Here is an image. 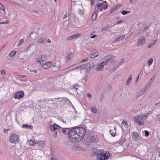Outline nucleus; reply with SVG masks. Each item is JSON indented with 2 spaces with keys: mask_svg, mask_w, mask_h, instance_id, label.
<instances>
[{
  "mask_svg": "<svg viewBox=\"0 0 160 160\" xmlns=\"http://www.w3.org/2000/svg\"><path fill=\"white\" fill-rule=\"evenodd\" d=\"M72 52H70L66 58V59L67 60H69L70 59L71 56L72 55Z\"/></svg>",
  "mask_w": 160,
  "mask_h": 160,
  "instance_id": "nucleus-33",
  "label": "nucleus"
},
{
  "mask_svg": "<svg viewBox=\"0 0 160 160\" xmlns=\"http://www.w3.org/2000/svg\"><path fill=\"white\" fill-rule=\"evenodd\" d=\"M132 78V75L131 74L129 76V78L126 82V84L128 85L130 84Z\"/></svg>",
  "mask_w": 160,
  "mask_h": 160,
  "instance_id": "nucleus-27",
  "label": "nucleus"
},
{
  "mask_svg": "<svg viewBox=\"0 0 160 160\" xmlns=\"http://www.w3.org/2000/svg\"><path fill=\"white\" fill-rule=\"evenodd\" d=\"M132 138L133 141L136 142L139 139V136L138 133L137 132H132L131 134Z\"/></svg>",
  "mask_w": 160,
  "mask_h": 160,
  "instance_id": "nucleus-10",
  "label": "nucleus"
},
{
  "mask_svg": "<svg viewBox=\"0 0 160 160\" xmlns=\"http://www.w3.org/2000/svg\"><path fill=\"white\" fill-rule=\"evenodd\" d=\"M24 40L23 39H20L18 41L17 43V46H19L21 45L23 42Z\"/></svg>",
  "mask_w": 160,
  "mask_h": 160,
  "instance_id": "nucleus-35",
  "label": "nucleus"
},
{
  "mask_svg": "<svg viewBox=\"0 0 160 160\" xmlns=\"http://www.w3.org/2000/svg\"><path fill=\"white\" fill-rule=\"evenodd\" d=\"M139 75H140V74H139V75H138V77H137V78H136V82H137V81H138V79H139Z\"/></svg>",
  "mask_w": 160,
  "mask_h": 160,
  "instance_id": "nucleus-58",
  "label": "nucleus"
},
{
  "mask_svg": "<svg viewBox=\"0 0 160 160\" xmlns=\"http://www.w3.org/2000/svg\"><path fill=\"white\" fill-rule=\"evenodd\" d=\"M37 143L38 146L40 148L43 147L44 146V142L43 141H37Z\"/></svg>",
  "mask_w": 160,
  "mask_h": 160,
  "instance_id": "nucleus-18",
  "label": "nucleus"
},
{
  "mask_svg": "<svg viewBox=\"0 0 160 160\" xmlns=\"http://www.w3.org/2000/svg\"><path fill=\"white\" fill-rule=\"evenodd\" d=\"M98 55V52H95L88 55V57L91 58H94Z\"/></svg>",
  "mask_w": 160,
  "mask_h": 160,
  "instance_id": "nucleus-16",
  "label": "nucleus"
},
{
  "mask_svg": "<svg viewBox=\"0 0 160 160\" xmlns=\"http://www.w3.org/2000/svg\"><path fill=\"white\" fill-rule=\"evenodd\" d=\"M153 61V59L152 58H151L148 61V65L149 66H150L152 64Z\"/></svg>",
  "mask_w": 160,
  "mask_h": 160,
  "instance_id": "nucleus-37",
  "label": "nucleus"
},
{
  "mask_svg": "<svg viewBox=\"0 0 160 160\" xmlns=\"http://www.w3.org/2000/svg\"><path fill=\"white\" fill-rule=\"evenodd\" d=\"M22 127L23 128H26L27 129H29L30 130H32L33 129L32 126L24 124L22 125Z\"/></svg>",
  "mask_w": 160,
  "mask_h": 160,
  "instance_id": "nucleus-17",
  "label": "nucleus"
},
{
  "mask_svg": "<svg viewBox=\"0 0 160 160\" xmlns=\"http://www.w3.org/2000/svg\"><path fill=\"white\" fill-rule=\"evenodd\" d=\"M56 132L54 134V136L55 137H56L57 136V132Z\"/></svg>",
  "mask_w": 160,
  "mask_h": 160,
  "instance_id": "nucleus-60",
  "label": "nucleus"
},
{
  "mask_svg": "<svg viewBox=\"0 0 160 160\" xmlns=\"http://www.w3.org/2000/svg\"><path fill=\"white\" fill-rule=\"evenodd\" d=\"M79 66L80 71H81L82 69H85L86 68L87 69L86 64L82 65Z\"/></svg>",
  "mask_w": 160,
  "mask_h": 160,
  "instance_id": "nucleus-28",
  "label": "nucleus"
},
{
  "mask_svg": "<svg viewBox=\"0 0 160 160\" xmlns=\"http://www.w3.org/2000/svg\"><path fill=\"white\" fill-rule=\"evenodd\" d=\"M130 12V11H126L125 10H122L121 12V13L122 15H125L129 13Z\"/></svg>",
  "mask_w": 160,
  "mask_h": 160,
  "instance_id": "nucleus-31",
  "label": "nucleus"
},
{
  "mask_svg": "<svg viewBox=\"0 0 160 160\" xmlns=\"http://www.w3.org/2000/svg\"><path fill=\"white\" fill-rule=\"evenodd\" d=\"M108 28H107V27H104L102 29V31H105Z\"/></svg>",
  "mask_w": 160,
  "mask_h": 160,
  "instance_id": "nucleus-49",
  "label": "nucleus"
},
{
  "mask_svg": "<svg viewBox=\"0 0 160 160\" xmlns=\"http://www.w3.org/2000/svg\"><path fill=\"white\" fill-rule=\"evenodd\" d=\"M117 8V6H113L112 8V9L110 11V13H112Z\"/></svg>",
  "mask_w": 160,
  "mask_h": 160,
  "instance_id": "nucleus-34",
  "label": "nucleus"
},
{
  "mask_svg": "<svg viewBox=\"0 0 160 160\" xmlns=\"http://www.w3.org/2000/svg\"><path fill=\"white\" fill-rule=\"evenodd\" d=\"M30 71L31 72H34L36 73L37 72V71L35 70L31 69H30Z\"/></svg>",
  "mask_w": 160,
  "mask_h": 160,
  "instance_id": "nucleus-51",
  "label": "nucleus"
},
{
  "mask_svg": "<svg viewBox=\"0 0 160 160\" xmlns=\"http://www.w3.org/2000/svg\"><path fill=\"white\" fill-rule=\"evenodd\" d=\"M124 62V60L123 58L121 59L118 62L116 66V68L119 67Z\"/></svg>",
  "mask_w": 160,
  "mask_h": 160,
  "instance_id": "nucleus-23",
  "label": "nucleus"
},
{
  "mask_svg": "<svg viewBox=\"0 0 160 160\" xmlns=\"http://www.w3.org/2000/svg\"><path fill=\"white\" fill-rule=\"evenodd\" d=\"M99 4H101L102 5L100 7H103V8L104 9H106L108 7V4H103L102 3H99Z\"/></svg>",
  "mask_w": 160,
  "mask_h": 160,
  "instance_id": "nucleus-32",
  "label": "nucleus"
},
{
  "mask_svg": "<svg viewBox=\"0 0 160 160\" xmlns=\"http://www.w3.org/2000/svg\"><path fill=\"white\" fill-rule=\"evenodd\" d=\"M0 9L3 11L5 10V9L4 6H3L0 3Z\"/></svg>",
  "mask_w": 160,
  "mask_h": 160,
  "instance_id": "nucleus-41",
  "label": "nucleus"
},
{
  "mask_svg": "<svg viewBox=\"0 0 160 160\" xmlns=\"http://www.w3.org/2000/svg\"><path fill=\"white\" fill-rule=\"evenodd\" d=\"M50 128L53 132H57L58 130V129L62 128L56 124L54 123L50 126Z\"/></svg>",
  "mask_w": 160,
  "mask_h": 160,
  "instance_id": "nucleus-9",
  "label": "nucleus"
},
{
  "mask_svg": "<svg viewBox=\"0 0 160 160\" xmlns=\"http://www.w3.org/2000/svg\"><path fill=\"white\" fill-rule=\"evenodd\" d=\"M125 37V35H121L120 37H119L116 38L115 40L114 41V42H116L117 41H118L120 40H121L123 39Z\"/></svg>",
  "mask_w": 160,
  "mask_h": 160,
  "instance_id": "nucleus-22",
  "label": "nucleus"
},
{
  "mask_svg": "<svg viewBox=\"0 0 160 160\" xmlns=\"http://www.w3.org/2000/svg\"><path fill=\"white\" fill-rule=\"evenodd\" d=\"M122 20H121V19H120L116 23V24H120L121 23H122Z\"/></svg>",
  "mask_w": 160,
  "mask_h": 160,
  "instance_id": "nucleus-46",
  "label": "nucleus"
},
{
  "mask_svg": "<svg viewBox=\"0 0 160 160\" xmlns=\"http://www.w3.org/2000/svg\"><path fill=\"white\" fill-rule=\"evenodd\" d=\"M88 60V58H86L84 59L81 61V62H84L87 61Z\"/></svg>",
  "mask_w": 160,
  "mask_h": 160,
  "instance_id": "nucleus-50",
  "label": "nucleus"
},
{
  "mask_svg": "<svg viewBox=\"0 0 160 160\" xmlns=\"http://www.w3.org/2000/svg\"><path fill=\"white\" fill-rule=\"evenodd\" d=\"M47 42L48 43H50L51 42V41L49 39H47L46 41V42Z\"/></svg>",
  "mask_w": 160,
  "mask_h": 160,
  "instance_id": "nucleus-53",
  "label": "nucleus"
},
{
  "mask_svg": "<svg viewBox=\"0 0 160 160\" xmlns=\"http://www.w3.org/2000/svg\"><path fill=\"white\" fill-rule=\"evenodd\" d=\"M79 69V66H78V67H76L75 68H72L71 69V71H73L75 69Z\"/></svg>",
  "mask_w": 160,
  "mask_h": 160,
  "instance_id": "nucleus-44",
  "label": "nucleus"
},
{
  "mask_svg": "<svg viewBox=\"0 0 160 160\" xmlns=\"http://www.w3.org/2000/svg\"><path fill=\"white\" fill-rule=\"evenodd\" d=\"M5 73V71L4 70H2L1 71V74L2 75H4Z\"/></svg>",
  "mask_w": 160,
  "mask_h": 160,
  "instance_id": "nucleus-55",
  "label": "nucleus"
},
{
  "mask_svg": "<svg viewBox=\"0 0 160 160\" xmlns=\"http://www.w3.org/2000/svg\"><path fill=\"white\" fill-rule=\"evenodd\" d=\"M97 37V35H94L92 36L91 37V38H95Z\"/></svg>",
  "mask_w": 160,
  "mask_h": 160,
  "instance_id": "nucleus-54",
  "label": "nucleus"
},
{
  "mask_svg": "<svg viewBox=\"0 0 160 160\" xmlns=\"http://www.w3.org/2000/svg\"><path fill=\"white\" fill-rule=\"evenodd\" d=\"M19 136L16 134L13 133L11 135L9 138V141L12 143L16 144L19 142Z\"/></svg>",
  "mask_w": 160,
  "mask_h": 160,
  "instance_id": "nucleus-6",
  "label": "nucleus"
},
{
  "mask_svg": "<svg viewBox=\"0 0 160 160\" xmlns=\"http://www.w3.org/2000/svg\"><path fill=\"white\" fill-rule=\"evenodd\" d=\"M79 36L78 34H77L75 35H73L72 36H70L67 39V40H70L74 38H75L78 37Z\"/></svg>",
  "mask_w": 160,
  "mask_h": 160,
  "instance_id": "nucleus-21",
  "label": "nucleus"
},
{
  "mask_svg": "<svg viewBox=\"0 0 160 160\" xmlns=\"http://www.w3.org/2000/svg\"><path fill=\"white\" fill-rule=\"evenodd\" d=\"M49 100H50L49 99H45L43 101L45 102H48Z\"/></svg>",
  "mask_w": 160,
  "mask_h": 160,
  "instance_id": "nucleus-56",
  "label": "nucleus"
},
{
  "mask_svg": "<svg viewBox=\"0 0 160 160\" xmlns=\"http://www.w3.org/2000/svg\"><path fill=\"white\" fill-rule=\"evenodd\" d=\"M72 139L70 138L71 140V142H75L78 140V138L82 139L86 131L84 128L79 127H75L72 128Z\"/></svg>",
  "mask_w": 160,
  "mask_h": 160,
  "instance_id": "nucleus-1",
  "label": "nucleus"
},
{
  "mask_svg": "<svg viewBox=\"0 0 160 160\" xmlns=\"http://www.w3.org/2000/svg\"><path fill=\"white\" fill-rule=\"evenodd\" d=\"M91 110L92 112L94 113H96L97 111L96 108L95 107H92Z\"/></svg>",
  "mask_w": 160,
  "mask_h": 160,
  "instance_id": "nucleus-36",
  "label": "nucleus"
},
{
  "mask_svg": "<svg viewBox=\"0 0 160 160\" xmlns=\"http://www.w3.org/2000/svg\"><path fill=\"white\" fill-rule=\"evenodd\" d=\"M87 69H90L92 68L94 66V64L93 62H91L86 64Z\"/></svg>",
  "mask_w": 160,
  "mask_h": 160,
  "instance_id": "nucleus-19",
  "label": "nucleus"
},
{
  "mask_svg": "<svg viewBox=\"0 0 160 160\" xmlns=\"http://www.w3.org/2000/svg\"><path fill=\"white\" fill-rule=\"evenodd\" d=\"M146 40L145 38L143 36H141L139 38L137 42L138 45L140 46L143 45L145 42Z\"/></svg>",
  "mask_w": 160,
  "mask_h": 160,
  "instance_id": "nucleus-11",
  "label": "nucleus"
},
{
  "mask_svg": "<svg viewBox=\"0 0 160 160\" xmlns=\"http://www.w3.org/2000/svg\"><path fill=\"white\" fill-rule=\"evenodd\" d=\"M101 4H99V3H97L95 7V9L96 12H98L99 11L100 7L101 6Z\"/></svg>",
  "mask_w": 160,
  "mask_h": 160,
  "instance_id": "nucleus-25",
  "label": "nucleus"
},
{
  "mask_svg": "<svg viewBox=\"0 0 160 160\" xmlns=\"http://www.w3.org/2000/svg\"><path fill=\"white\" fill-rule=\"evenodd\" d=\"M47 59V56L45 55H42L40 56L37 59V62H39L41 64V62H43L46 60Z\"/></svg>",
  "mask_w": 160,
  "mask_h": 160,
  "instance_id": "nucleus-13",
  "label": "nucleus"
},
{
  "mask_svg": "<svg viewBox=\"0 0 160 160\" xmlns=\"http://www.w3.org/2000/svg\"><path fill=\"white\" fill-rule=\"evenodd\" d=\"M145 134L146 136H148L149 134L148 132L147 131H145Z\"/></svg>",
  "mask_w": 160,
  "mask_h": 160,
  "instance_id": "nucleus-48",
  "label": "nucleus"
},
{
  "mask_svg": "<svg viewBox=\"0 0 160 160\" xmlns=\"http://www.w3.org/2000/svg\"><path fill=\"white\" fill-rule=\"evenodd\" d=\"M114 56L112 55H109L101 60V62L98 65L95 70L98 71H100L104 68L103 66L106 65L110 61L114 58Z\"/></svg>",
  "mask_w": 160,
  "mask_h": 160,
  "instance_id": "nucleus-2",
  "label": "nucleus"
},
{
  "mask_svg": "<svg viewBox=\"0 0 160 160\" xmlns=\"http://www.w3.org/2000/svg\"><path fill=\"white\" fill-rule=\"evenodd\" d=\"M51 160H56L54 159L53 158H51L50 159Z\"/></svg>",
  "mask_w": 160,
  "mask_h": 160,
  "instance_id": "nucleus-64",
  "label": "nucleus"
},
{
  "mask_svg": "<svg viewBox=\"0 0 160 160\" xmlns=\"http://www.w3.org/2000/svg\"><path fill=\"white\" fill-rule=\"evenodd\" d=\"M130 1L133 4L136 3L137 1V0H130Z\"/></svg>",
  "mask_w": 160,
  "mask_h": 160,
  "instance_id": "nucleus-47",
  "label": "nucleus"
},
{
  "mask_svg": "<svg viewBox=\"0 0 160 160\" xmlns=\"http://www.w3.org/2000/svg\"><path fill=\"white\" fill-rule=\"evenodd\" d=\"M93 155L96 156L98 160H107L109 158L110 154L108 152L103 153L102 151L100 150H97L95 151Z\"/></svg>",
  "mask_w": 160,
  "mask_h": 160,
  "instance_id": "nucleus-3",
  "label": "nucleus"
},
{
  "mask_svg": "<svg viewBox=\"0 0 160 160\" xmlns=\"http://www.w3.org/2000/svg\"><path fill=\"white\" fill-rule=\"evenodd\" d=\"M55 65H53V66L52 67V70L55 71H58L60 68V67L59 66H58L57 67L56 69H54V68H55Z\"/></svg>",
  "mask_w": 160,
  "mask_h": 160,
  "instance_id": "nucleus-29",
  "label": "nucleus"
},
{
  "mask_svg": "<svg viewBox=\"0 0 160 160\" xmlns=\"http://www.w3.org/2000/svg\"><path fill=\"white\" fill-rule=\"evenodd\" d=\"M102 3L103 4H107V2L106 1H103V2Z\"/></svg>",
  "mask_w": 160,
  "mask_h": 160,
  "instance_id": "nucleus-62",
  "label": "nucleus"
},
{
  "mask_svg": "<svg viewBox=\"0 0 160 160\" xmlns=\"http://www.w3.org/2000/svg\"><path fill=\"white\" fill-rule=\"evenodd\" d=\"M78 13L81 15H82L83 14V11L81 9H80L78 11Z\"/></svg>",
  "mask_w": 160,
  "mask_h": 160,
  "instance_id": "nucleus-40",
  "label": "nucleus"
},
{
  "mask_svg": "<svg viewBox=\"0 0 160 160\" xmlns=\"http://www.w3.org/2000/svg\"><path fill=\"white\" fill-rule=\"evenodd\" d=\"M51 65L52 63L51 62H48L42 64V66L44 68L48 69L51 66Z\"/></svg>",
  "mask_w": 160,
  "mask_h": 160,
  "instance_id": "nucleus-14",
  "label": "nucleus"
},
{
  "mask_svg": "<svg viewBox=\"0 0 160 160\" xmlns=\"http://www.w3.org/2000/svg\"><path fill=\"white\" fill-rule=\"evenodd\" d=\"M4 46H2L1 48V50H2L4 48Z\"/></svg>",
  "mask_w": 160,
  "mask_h": 160,
  "instance_id": "nucleus-63",
  "label": "nucleus"
},
{
  "mask_svg": "<svg viewBox=\"0 0 160 160\" xmlns=\"http://www.w3.org/2000/svg\"><path fill=\"white\" fill-rule=\"evenodd\" d=\"M94 0H91V5H92L94 4Z\"/></svg>",
  "mask_w": 160,
  "mask_h": 160,
  "instance_id": "nucleus-52",
  "label": "nucleus"
},
{
  "mask_svg": "<svg viewBox=\"0 0 160 160\" xmlns=\"http://www.w3.org/2000/svg\"><path fill=\"white\" fill-rule=\"evenodd\" d=\"M47 38L43 37H41L38 39L37 42L38 43L44 44L46 42Z\"/></svg>",
  "mask_w": 160,
  "mask_h": 160,
  "instance_id": "nucleus-12",
  "label": "nucleus"
},
{
  "mask_svg": "<svg viewBox=\"0 0 160 160\" xmlns=\"http://www.w3.org/2000/svg\"><path fill=\"white\" fill-rule=\"evenodd\" d=\"M152 83V82L151 81H150L148 82V83L147 84L146 88L147 89V88L148 87H150L151 85V84Z\"/></svg>",
  "mask_w": 160,
  "mask_h": 160,
  "instance_id": "nucleus-39",
  "label": "nucleus"
},
{
  "mask_svg": "<svg viewBox=\"0 0 160 160\" xmlns=\"http://www.w3.org/2000/svg\"><path fill=\"white\" fill-rule=\"evenodd\" d=\"M80 86L77 84L75 85L74 86H73V88H71V89L72 91L76 92L78 94V92L77 91V90L78 89V88Z\"/></svg>",
  "mask_w": 160,
  "mask_h": 160,
  "instance_id": "nucleus-20",
  "label": "nucleus"
},
{
  "mask_svg": "<svg viewBox=\"0 0 160 160\" xmlns=\"http://www.w3.org/2000/svg\"><path fill=\"white\" fill-rule=\"evenodd\" d=\"M62 130V132L64 134H68V138L70 142H71V140L70 138L72 139V128H61Z\"/></svg>",
  "mask_w": 160,
  "mask_h": 160,
  "instance_id": "nucleus-5",
  "label": "nucleus"
},
{
  "mask_svg": "<svg viewBox=\"0 0 160 160\" xmlns=\"http://www.w3.org/2000/svg\"><path fill=\"white\" fill-rule=\"evenodd\" d=\"M16 53L15 51H12L10 52L9 54V56L10 57H13L15 55Z\"/></svg>",
  "mask_w": 160,
  "mask_h": 160,
  "instance_id": "nucleus-30",
  "label": "nucleus"
},
{
  "mask_svg": "<svg viewBox=\"0 0 160 160\" xmlns=\"http://www.w3.org/2000/svg\"><path fill=\"white\" fill-rule=\"evenodd\" d=\"M154 44V43H153L152 44H150V45H148V48H151L153 47V45Z\"/></svg>",
  "mask_w": 160,
  "mask_h": 160,
  "instance_id": "nucleus-45",
  "label": "nucleus"
},
{
  "mask_svg": "<svg viewBox=\"0 0 160 160\" xmlns=\"http://www.w3.org/2000/svg\"><path fill=\"white\" fill-rule=\"evenodd\" d=\"M24 95V92L20 91L15 93L14 95V97L15 99L18 98V99H20L22 98Z\"/></svg>",
  "mask_w": 160,
  "mask_h": 160,
  "instance_id": "nucleus-8",
  "label": "nucleus"
},
{
  "mask_svg": "<svg viewBox=\"0 0 160 160\" xmlns=\"http://www.w3.org/2000/svg\"><path fill=\"white\" fill-rule=\"evenodd\" d=\"M67 14H65L64 15V17L63 18V19H65L66 18H67Z\"/></svg>",
  "mask_w": 160,
  "mask_h": 160,
  "instance_id": "nucleus-59",
  "label": "nucleus"
},
{
  "mask_svg": "<svg viewBox=\"0 0 160 160\" xmlns=\"http://www.w3.org/2000/svg\"><path fill=\"white\" fill-rule=\"evenodd\" d=\"M8 21H6L5 22H1V24L8 23Z\"/></svg>",
  "mask_w": 160,
  "mask_h": 160,
  "instance_id": "nucleus-61",
  "label": "nucleus"
},
{
  "mask_svg": "<svg viewBox=\"0 0 160 160\" xmlns=\"http://www.w3.org/2000/svg\"><path fill=\"white\" fill-rule=\"evenodd\" d=\"M158 121H160V114L158 115Z\"/></svg>",
  "mask_w": 160,
  "mask_h": 160,
  "instance_id": "nucleus-57",
  "label": "nucleus"
},
{
  "mask_svg": "<svg viewBox=\"0 0 160 160\" xmlns=\"http://www.w3.org/2000/svg\"><path fill=\"white\" fill-rule=\"evenodd\" d=\"M147 89L146 88H144L141 90L139 94L138 95V97H139L143 95L146 92Z\"/></svg>",
  "mask_w": 160,
  "mask_h": 160,
  "instance_id": "nucleus-24",
  "label": "nucleus"
},
{
  "mask_svg": "<svg viewBox=\"0 0 160 160\" xmlns=\"http://www.w3.org/2000/svg\"><path fill=\"white\" fill-rule=\"evenodd\" d=\"M109 132L111 135L112 136V137H114L116 135V132H113L112 130H110Z\"/></svg>",
  "mask_w": 160,
  "mask_h": 160,
  "instance_id": "nucleus-38",
  "label": "nucleus"
},
{
  "mask_svg": "<svg viewBox=\"0 0 160 160\" xmlns=\"http://www.w3.org/2000/svg\"><path fill=\"white\" fill-rule=\"evenodd\" d=\"M87 96L90 98H92V95L90 93H88L87 94Z\"/></svg>",
  "mask_w": 160,
  "mask_h": 160,
  "instance_id": "nucleus-42",
  "label": "nucleus"
},
{
  "mask_svg": "<svg viewBox=\"0 0 160 160\" xmlns=\"http://www.w3.org/2000/svg\"><path fill=\"white\" fill-rule=\"evenodd\" d=\"M97 17V13L96 11L93 12L92 17V21H95Z\"/></svg>",
  "mask_w": 160,
  "mask_h": 160,
  "instance_id": "nucleus-26",
  "label": "nucleus"
},
{
  "mask_svg": "<svg viewBox=\"0 0 160 160\" xmlns=\"http://www.w3.org/2000/svg\"><path fill=\"white\" fill-rule=\"evenodd\" d=\"M86 141L89 143L96 142L97 141V138L96 136L89 135L87 138Z\"/></svg>",
  "mask_w": 160,
  "mask_h": 160,
  "instance_id": "nucleus-7",
  "label": "nucleus"
},
{
  "mask_svg": "<svg viewBox=\"0 0 160 160\" xmlns=\"http://www.w3.org/2000/svg\"><path fill=\"white\" fill-rule=\"evenodd\" d=\"M28 143L30 145L34 146L36 144L37 141L32 139L31 140H29Z\"/></svg>",
  "mask_w": 160,
  "mask_h": 160,
  "instance_id": "nucleus-15",
  "label": "nucleus"
},
{
  "mask_svg": "<svg viewBox=\"0 0 160 160\" xmlns=\"http://www.w3.org/2000/svg\"><path fill=\"white\" fill-rule=\"evenodd\" d=\"M18 76L19 78H24L26 77V76H24L22 75H18Z\"/></svg>",
  "mask_w": 160,
  "mask_h": 160,
  "instance_id": "nucleus-43",
  "label": "nucleus"
},
{
  "mask_svg": "<svg viewBox=\"0 0 160 160\" xmlns=\"http://www.w3.org/2000/svg\"><path fill=\"white\" fill-rule=\"evenodd\" d=\"M148 115V114L138 115L134 118V121L139 125H144V121L146 119Z\"/></svg>",
  "mask_w": 160,
  "mask_h": 160,
  "instance_id": "nucleus-4",
  "label": "nucleus"
}]
</instances>
